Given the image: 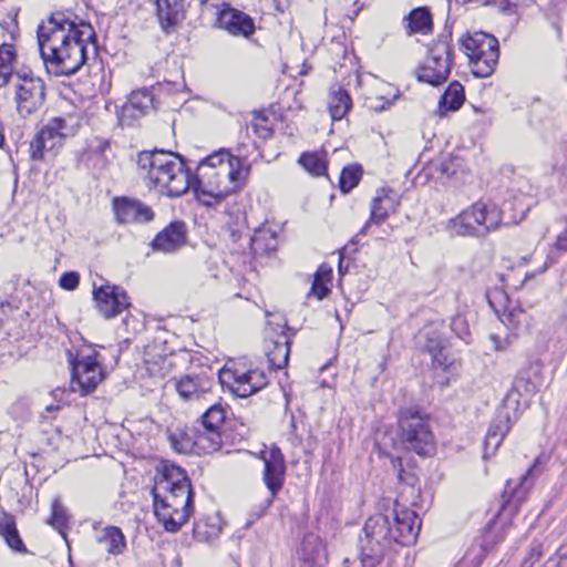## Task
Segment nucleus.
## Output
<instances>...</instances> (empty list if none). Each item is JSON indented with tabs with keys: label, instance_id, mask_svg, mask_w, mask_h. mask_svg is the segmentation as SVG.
Listing matches in <instances>:
<instances>
[{
	"label": "nucleus",
	"instance_id": "obj_42",
	"mask_svg": "<svg viewBox=\"0 0 567 567\" xmlns=\"http://www.w3.org/2000/svg\"><path fill=\"white\" fill-rule=\"evenodd\" d=\"M299 163L311 174L323 175L327 171L324 162L315 153H305L300 156Z\"/></svg>",
	"mask_w": 567,
	"mask_h": 567
},
{
	"label": "nucleus",
	"instance_id": "obj_45",
	"mask_svg": "<svg viewBox=\"0 0 567 567\" xmlns=\"http://www.w3.org/2000/svg\"><path fill=\"white\" fill-rule=\"evenodd\" d=\"M51 507L52 515L49 520V524H51L56 529L63 528L66 524V513L64 507L56 499L52 503Z\"/></svg>",
	"mask_w": 567,
	"mask_h": 567
},
{
	"label": "nucleus",
	"instance_id": "obj_40",
	"mask_svg": "<svg viewBox=\"0 0 567 567\" xmlns=\"http://www.w3.org/2000/svg\"><path fill=\"white\" fill-rule=\"evenodd\" d=\"M362 169L359 165H350L342 169L339 185L343 193H349L360 182Z\"/></svg>",
	"mask_w": 567,
	"mask_h": 567
},
{
	"label": "nucleus",
	"instance_id": "obj_49",
	"mask_svg": "<svg viewBox=\"0 0 567 567\" xmlns=\"http://www.w3.org/2000/svg\"><path fill=\"white\" fill-rule=\"evenodd\" d=\"M446 349H440L435 352H429L432 355V362L436 368H442L445 370L450 365V360L447 354L445 353Z\"/></svg>",
	"mask_w": 567,
	"mask_h": 567
},
{
	"label": "nucleus",
	"instance_id": "obj_36",
	"mask_svg": "<svg viewBox=\"0 0 567 567\" xmlns=\"http://www.w3.org/2000/svg\"><path fill=\"white\" fill-rule=\"evenodd\" d=\"M301 549L306 560L320 565L326 559V546L319 536L307 535L302 540Z\"/></svg>",
	"mask_w": 567,
	"mask_h": 567
},
{
	"label": "nucleus",
	"instance_id": "obj_51",
	"mask_svg": "<svg viewBox=\"0 0 567 567\" xmlns=\"http://www.w3.org/2000/svg\"><path fill=\"white\" fill-rule=\"evenodd\" d=\"M332 268L326 264H322L317 269L313 278L322 280L323 282L329 284L331 281Z\"/></svg>",
	"mask_w": 567,
	"mask_h": 567
},
{
	"label": "nucleus",
	"instance_id": "obj_8",
	"mask_svg": "<svg viewBox=\"0 0 567 567\" xmlns=\"http://www.w3.org/2000/svg\"><path fill=\"white\" fill-rule=\"evenodd\" d=\"M454 51L449 37H440L429 49V55L415 73L420 82L437 86L450 76Z\"/></svg>",
	"mask_w": 567,
	"mask_h": 567
},
{
	"label": "nucleus",
	"instance_id": "obj_31",
	"mask_svg": "<svg viewBox=\"0 0 567 567\" xmlns=\"http://www.w3.org/2000/svg\"><path fill=\"white\" fill-rule=\"evenodd\" d=\"M0 535L4 538L7 545L18 553H25L27 547L22 542L16 526V519L12 515L2 513L0 515Z\"/></svg>",
	"mask_w": 567,
	"mask_h": 567
},
{
	"label": "nucleus",
	"instance_id": "obj_41",
	"mask_svg": "<svg viewBox=\"0 0 567 567\" xmlns=\"http://www.w3.org/2000/svg\"><path fill=\"white\" fill-rule=\"evenodd\" d=\"M84 162L96 177L104 176L112 164L109 155H84Z\"/></svg>",
	"mask_w": 567,
	"mask_h": 567
},
{
	"label": "nucleus",
	"instance_id": "obj_53",
	"mask_svg": "<svg viewBox=\"0 0 567 567\" xmlns=\"http://www.w3.org/2000/svg\"><path fill=\"white\" fill-rule=\"evenodd\" d=\"M452 163L451 162H441L437 166V171L441 172L442 175L447 176L449 178H452L455 174V171L451 168Z\"/></svg>",
	"mask_w": 567,
	"mask_h": 567
},
{
	"label": "nucleus",
	"instance_id": "obj_55",
	"mask_svg": "<svg viewBox=\"0 0 567 567\" xmlns=\"http://www.w3.org/2000/svg\"><path fill=\"white\" fill-rule=\"evenodd\" d=\"M4 143L3 127L0 124V146Z\"/></svg>",
	"mask_w": 567,
	"mask_h": 567
},
{
	"label": "nucleus",
	"instance_id": "obj_11",
	"mask_svg": "<svg viewBox=\"0 0 567 567\" xmlns=\"http://www.w3.org/2000/svg\"><path fill=\"white\" fill-rule=\"evenodd\" d=\"M14 90L17 111L21 116L31 115L42 106L45 99V85L40 78H19Z\"/></svg>",
	"mask_w": 567,
	"mask_h": 567
},
{
	"label": "nucleus",
	"instance_id": "obj_54",
	"mask_svg": "<svg viewBox=\"0 0 567 567\" xmlns=\"http://www.w3.org/2000/svg\"><path fill=\"white\" fill-rule=\"evenodd\" d=\"M231 237H233V240L236 241L237 239H239L240 235H239V229H235V230H231Z\"/></svg>",
	"mask_w": 567,
	"mask_h": 567
},
{
	"label": "nucleus",
	"instance_id": "obj_13",
	"mask_svg": "<svg viewBox=\"0 0 567 567\" xmlns=\"http://www.w3.org/2000/svg\"><path fill=\"white\" fill-rule=\"evenodd\" d=\"M93 299L97 311L105 319H112L131 306L126 291L115 285L94 287Z\"/></svg>",
	"mask_w": 567,
	"mask_h": 567
},
{
	"label": "nucleus",
	"instance_id": "obj_18",
	"mask_svg": "<svg viewBox=\"0 0 567 567\" xmlns=\"http://www.w3.org/2000/svg\"><path fill=\"white\" fill-rule=\"evenodd\" d=\"M243 224L248 228L254 229V234L250 236L249 243L251 250L256 255L269 254L277 249V235L279 231L278 225L266 220L260 225L251 226L245 215L243 216Z\"/></svg>",
	"mask_w": 567,
	"mask_h": 567
},
{
	"label": "nucleus",
	"instance_id": "obj_5",
	"mask_svg": "<svg viewBox=\"0 0 567 567\" xmlns=\"http://www.w3.org/2000/svg\"><path fill=\"white\" fill-rule=\"evenodd\" d=\"M137 166L146 185L162 195L179 197L192 186L190 172L176 153L143 151L137 156Z\"/></svg>",
	"mask_w": 567,
	"mask_h": 567
},
{
	"label": "nucleus",
	"instance_id": "obj_25",
	"mask_svg": "<svg viewBox=\"0 0 567 567\" xmlns=\"http://www.w3.org/2000/svg\"><path fill=\"white\" fill-rule=\"evenodd\" d=\"M511 426V417L507 413H499L496 415L489 425L485 437V455L489 452L494 453L498 449L504 437L509 432Z\"/></svg>",
	"mask_w": 567,
	"mask_h": 567
},
{
	"label": "nucleus",
	"instance_id": "obj_26",
	"mask_svg": "<svg viewBox=\"0 0 567 567\" xmlns=\"http://www.w3.org/2000/svg\"><path fill=\"white\" fill-rule=\"evenodd\" d=\"M352 105L349 93L339 84H332L328 95V111L333 121L342 120Z\"/></svg>",
	"mask_w": 567,
	"mask_h": 567
},
{
	"label": "nucleus",
	"instance_id": "obj_47",
	"mask_svg": "<svg viewBox=\"0 0 567 567\" xmlns=\"http://www.w3.org/2000/svg\"><path fill=\"white\" fill-rule=\"evenodd\" d=\"M80 282V276L75 271L64 272L60 279L59 285L65 290H74Z\"/></svg>",
	"mask_w": 567,
	"mask_h": 567
},
{
	"label": "nucleus",
	"instance_id": "obj_44",
	"mask_svg": "<svg viewBox=\"0 0 567 567\" xmlns=\"http://www.w3.org/2000/svg\"><path fill=\"white\" fill-rule=\"evenodd\" d=\"M424 348L427 352H435L440 349H446V340L435 329H430L424 332Z\"/></svg>",
	"mask_w": 567,
	"mask_h": 567
},
{
	"label": "nucleus",
	"instance_id": "obj_22",
	"mask_svg": "<svg viewBox=\"0 0 567 567\" xmlns=\"http://www.w3.org/2000/svg\"><path fill=\"white\" fill-rule=\"evenodd\" d=\"M264 351L271 369L279 370L288 364L290 354V339L285 333L276 336L267 333L264 341Z\"/></svg>",
	"mask_w": 567,
	"mask_h": 567
},
{
	"label": "nucleus",
	"instance_id": "obj_3",
	"mask_svg": "<svg viewBox=\"0 0 567 567\" xmlns=\"http://www.w3.org/2000/svg\"><path fill=\"white\" fill-rule=\"evenodd\" d=\"M249 167L243 158L226 148L203 158L197 167L192 186L198 199L206 206L219 203L226 196L240 190L247 181Z\"/></svg>",
	"mask_w": 567,
	"mask_h": 567
},
{
	"label": "nucleus",
	"instance_id": "obj_46",
	"mask_svg": "<svg viewBox=\"0 0 567 567\" xmlns=\"http://www.w3.org/2000/svg\"><path fill=\"white\" fill-rule=\"evenodd\" d=\"M111 153V145L107 140L104 138H94L84 155H107Z\"/></svg>",
	"mask_w": 567,
	"mask_h": 567
},
{
	"label": "nucleus",
	"instance_id": "obj_33",
	"mask_svg": "<svg viewBox=\"0 0 567 567\" xmlns=\"http://www.w3.org/2000/svg\"><path fill=\"white\" fill-rule=\"evenodd\" d=\"M464 100L465 94L463 85L456 81L452 82L440 99V112L456 111L463 105Z\"/></svg>",
	"mask_w": 567,
	"mask_h": 567
},
{
	"label": "nucleus",
	"instance_id": "obj_14",
	"mask_svg": "<svg viewBox=\"0 0 567 567\" xmlns=\"http://www.w3.org/2000/svg\"><path fill=\"white\" fill-rule=\"evenodd\" d=\"M260 457L265 464L262 480L271 494L270 503L284 485L286 463L280 449L276 445L262 450Z\"/></svg>",
	"mask_w": 567,
	"mask_h": 567
},
{
	"label": "nucleus",
	"instance_id": "obj_4",
	"mask_svg": "<svg viewBox=\"0 0 567 567\" xmlns=\"http://www.w3.org/2000/svg\"><path fill=\"white\" fill-rule=\"evenodd\" d=\"M154 514L168 533H176L194 511L193 489L186 472L175 464H164L152 488Z\"/></svg>",
	"mask_w": 567,
	"mask_h": 567
},
{
	"label": "nucleus",
	"instance_id": "obj_39",
	"mask_svg": "<svg viewBox=\"0 0 567 567\" xmlns=\"http://www.w3.org/2000/svg\"><path fill=\"white\" fill-rule=\"evenodd\" d=\"M501 321L514 331L520 330L528 323L526 312L520 308L506 309L501 315Z\"/></svg>",
	"mask_w": 567,
	"mask_h": 567
},
{
	"label": "nucleus",
	"instance_id": "obj_21",
	"mask_svg": "<svg viewBox=\"0 0 567 567\" xmlns=\"http://www.w3.org/2000/svg\"><path fill=\"white\" fill-rule=\"evenodd\" d=\"M218 23L233 35L247 38L255 31V23L250 16L227 4L218 13Z\"/></svg>",
	"mask_w": 567,
	"mask_h": 567
},
{
	"label": "nucleus",
	"instance_id": "obj_20",
	"mask_svg": "<svg viewBox=\"0 0 567 567\" xmlns=\"http://www.w3.org/2000/svg\"><path fill=\"white\" fill-rule=\"evenodd\" d=\"M156 18L166 34L172 33L185 19V0H156Z\"/></svg>",
	"mask_w": 567,
	"mask_h": 567
},
{
	"label": "nucleus",
	"instance_id": "obj_50",
	"mask_svg": "<svg viewBox=\"0 0 567 567\" xmlns=\"http://www.w3.org/2000/svg\"><path fill=\"white\" fill-rule=\"evenodd\" d=\"M565 228L561 230L555 243V248L561 252H567V215L564 217Z\"/></svg>",
	"mask_w": 567,
	"mask_h": 567
},
{
	"label": "nucleus",
	"instance_id": "obj_28",
	"mask_svg": "<svg viewBox=\"0 0 567 567\" xmlns=\"http://www.w3.org/2000/svg\"><path fill=\"white\" fill-rule=\"evenodd\" d=\"M195 427L196 454H209L221 446V434L214 429L197 424Z\"/></svg>",
	"mask_w": 567,
	"mask_h": 567
},
{
	"label": "nucleus",
	"instance_id": "obj_34",
	"mask_svg": "<svg viewBox=\"0 0 567 567\" xmlns=\"http://www.w3.org/2000/svg\"><path fill=\"white\" fill-rule=\"evenodd\" d=\"M195 427L176 430L168 435L172 447L178 453L196 454Z\"/></svg>",
	"mask_w": 567,
	"mask_h": 567
},
{
	"label": "nucleus",
	"instance_id": "obj_7",
	"mask_svg": "<svg viewBox=\"0 0 567 567\" xmlns=\"http://www.w3.org/2000/svg\"><path fill=\"white\" fill-rule=\"evenodd\" d=\"M461 45L474 76L483 79L494 73L499 58L498 40L494 35L482 31L466 34Z\"/></svg>",
	"mask_w": 567,
	"mask_h": 567
},
{
	"label": "nucleus",
	"instance_id": "obj_16",
	"mask_svg": "<svg viewBox=\"0 0 567 567\" xmlns=\"http://www.w3.org/2000/svg\"><path fill=\"white\" fill-rule=\"evenodd\" d=\"M63 144L64 140L48 122L30 142V158L32 161H45L47 155H55Z\"/></svg>",
	"mask_w": 567,
	"mask_h": 567
},
{
	"label": "nucleus",
	"instance_id": "obj_24",
	"mask_svg": "<svg viewBox=\"0 0 567 567\" xmlns=\"http://www.w3.org/2000/svg\"><path fill=\"white\" fill-rule=\"evenodd\" d=\"M96 535L95 539L107 554L113 556L122 555L126 549V538L116 526L94 527Z\"/></svg>",
	"mask_w": 567,
	"mask_h": 567
},
{
	"label": "nucleus",
	"instance_id": "obj_29",
	"mask_svg": "<svg viewBox=\"0 0 567 567\" xmlns=\"http://www.w3.org/2000/svg\"><path fill=\"white\" fill-rule=\"evenodd\" d=\"M395 203L388 195H378L373 198L371 204V213L370 219L364 224V226L359 231L360 235H364L370 226V224L381 225L384 223L389 216L391 210H394Z\"/></svg>",
	"mask_w": 567,
	"mask_h": 567
},
{
	"label": "nucleus",
	"instance_id": "obj_17",
	"mask_svg": "<svg viewBox=\"0 0 567 567\" xmlns=\"http://www.w3.org/2000/svg\"><path fill=\"white\" fill-rule=\"evenodd\" d=\"M113 210L118 224L147 223L154 218L151 207L127 197L115 198Z\"/></svg>",
	"mask_w": 567,
	"mask_h": 567
},
{
	"label": "nucleus",
	"instance_id": "obj_9",
	"mask_svg": "<svg viewBox=\"0 0 567 567\" xmlns=\"http://www.w3.org/2000/svg\"><path fill=\"white\" fill-rule=\"evenodd\" d=\"M399 426L402 442L408 450L419 455H430L434 449L433 435L427 423L415 408H404L399 412Z\"/></svg>",
	"mask_w": 567,
	"mask_h": 567
},
{
	"label": "nucleus",
	"instance_id": "obj_1",
	"mask_svg": "<svg viewBox=\"0 0 567 567\" xmlns=\"http://www.w3.org/2000/svg\"><path fill=\"white\" fill-rule=\"evenodd\" d=\"M37 33L45 69L55 76L76 73L87 60L89 47L96 53L93 27L72 13L53 12Z\"/></svg>",
	"mask_w": 567,
	"mask_h": 567
},
{
	"label": "nucleus",
	"instance_id": "obj_2",
	"mask_svg": "<svg viewBox=\"0 0 567 567\" xmlns=\"http://www.w3.org/2000/svg\"><path fill=\"white\" fill-rule=\"evenodd\" d=\"M421 529L417 514L395 501L389 515L369 517L359 538L360 560L363 567H375L393 543L410 546Z\"/></svg>",
	"mask_w": 567,
	"mask_h": 567
},
{
	"label": "nucleus",
	"instance_id": "obj_12",
	"mask_svg": "<svg viewBox=\"0 0 567 567\" xmlns=\"http://www.w3.org/2000/svg\"><path fill=\"white\" fill-rule=\"evenodd\" d=\"M220 379L221 382H227L230 390L240 398H248L268 384L267 374L259 369L229 368L221 373Z\"/></svg>",
	"mask_w": 567,
	"mask_h": 567
},
{
	"label": "nucleus",
	"instance_id": "obj_37",
	"mask_svg": "<svg viewBox=\"0 0 567 567\" xmlns=\"http://www.w3.org/2000/svg\"><path fill=\"white\" fill-rule=\"evenodd\" d=\"M14 48L11 44L0 45V86L8 84L13 71Z\"/></svg>",
	"mask_w": 567,
	"mask_h": 567
},
{
	"label": "nucleus",
	"instance_id": "obj_35",
	"mask_svg": "<svg viewBox=\"0 0 567 567\" xmlns=\"http://www.w3.org/2000/svg\"><path fill=\"white\" fill-rule=\"evenodd\" d=\"M528 473L529 472L520 476L518 482H514L512 480H508L506 482L505 489L503 493V508L507 506H513L515 509H517L518 505L525 499L527 489L523 485L524 482L527 480Z\"/></svg>",
	"mask_w": 567,
	"mask_h": 567
},
{
	"label": "nucleus",
	"instance_id": "obj_30",
	"mask_svg": "<svg viewBox=\"0 0 567 567\" xmlns=\"http://www.w3.org/2000/svg\"><path fill=\"white\" fill-rule=\"evenodd\" d=\"M82 121L83 117L79 112H72L61 116H55L51 118L49 123L65 142L68 138L78 134L82 125Z\"/></svg>",
	"mask_w": 567,
	"mask_h": 567
},
{
	"label": "nucleus",
	"instance_id": "obj_32",
	"mask_svg": "<svg viewBox=\"0 0 567 567\" xmlns=\"http://www.w3.org/2000/svg\"><path fill=\"white\" fill-rule=\"evenodd\" d=\"M405 29L409 35L413 33L429 34L432 32V17L430 11L425 8H416L412 10L405 18Z\"/></svg>",
	"mask_w": 567,
	"mask_h": 567
},
{
	"label": "nucleus",
	"instance_id": "obj_52",
	"mask_svg": "<svg viewBox=\"0 0 567 567\" xmlns=\"http://www.w3.org/2000/svg\"><path fill=\"white\" fill-rule=\"evenodd\" d=\"M489 340L493 342L494 349L496 351H501V350L507 349V347L509 346V342H511L507 337L502 339L497 334H491L489 336Z\"/></svg>",
	"mask_w": 567,
	"mask_h": 567
},
{
	"label": "nucleus",
	"instance_id": "obj_23",
	"mask_svg": "<svg viewBox=\"0 0 567 567\" xmlns=\"http://www.w3.org/2000/svg\"><path fill=\"white\" fill-rule=\"evenodd\" d=\"M186 226L183 221H173L166 226L152 243L154 250L171 254L186 244Z\"/></svg>",
	"mask_w": 567,
	"mask_h": 567
},
{
	"label": "nucleus",
	"instance_id": "obj_38",
	"mask_svg": "<svg viewBox=\"0 0 567 567\" xmlns=\"http://www.w3.org/2000/svg\"><path fill=\"white\" fill-rule=\"evenodd\" d=\"M225 417L224 408L220 404H214L203 414L198 424L220 432Z\"/></svg>",
	"mask_w": 567,
	"mask_h": 567
},
{
	"label": "nucleus",
	"instance_id": "obj_19",
	"mask_svg": "<svg viewBox=\"0 0 567 567\" xmlns=\"http://www.w3.org/2000/svg\"><path fill=\"white\" fill-rule=\"evenodd\" d=\"M153 95L146 89L133 92L118 112L120 123L132 125L153 109Z\"/></svg>",
	"mask_w": 567,
	"mask_h": 567
},
{
	"label": "nucleus",
	"instance_id": "obj_6",
	"mask_svg": "<svg viewBox=\"0 0 567 567\" xmlns=\"http://www.w3.org/2000/svg\"><path fill=\"white\" fill-rule=\"evenodd\" d=\"M502 219L497 205L478 200L449 219L445 229L452 236L484 237L497 229Z\"/></svg>",
	"mask_w": 567,
	"mask_h": 567
},
{
	"label": "nucleus",
	"instance_id": "obj_10",
	"mask_svg": "<svg viewBox=\"0 0 567 567\" xmlns=\"http://www.w3.org/2000/svg\"><path fill=\"white\" fill-rule=\"evenodd\" d=\"M69 357L72 368L71 390L80 392L82 395L93 392L103 380L102 368L96 361V354L73 359L72 353L69 352Z\"/></svg>",
	"mask_w": 567,
	"mask_h": 567
},
{
	"label": "nucleus",
	"instance_id": "obj_48",
	"mask_svg": "<svg viewBox=\"0 0 567 567\" xmlns=\"http://www.w3.org/2000/svg\"><path fill=\"white\" fill-rule=\"evenodd\" d=\"M330 292V289L328 287L327 282H323L322 280L313 278L312 286L310 289L309 295L315 296L317 299L321 300L323 299L328 293Z\"/></svg>",
	"mask_w": 567,
	"mask_h": 567
},
{
	"label": "nucleus",
	"instance_id": "obj_15",
	"mask_svg": "<svg viewBox=\"0 0 567 567\" xmlns=\"http://www.w3.org/2000/svg\"><path fill=\"white\" fill-rule=\"evenodd\" d=\"M214 385V378L206 372L188 373L174 380V386L178 395L185 401L200 399L210 392Z\"/></svg>",
	"mask_w": 567,
	"mask_h": 567
},
{
	"label": "nucleus",
	"instance_id": "obj_27",
	"mask_svg": "<svg viewBox=\"0 0 567 567\" xmlns=\"http://www.w3.org/2000/svg\"><path fill=\"white\" fill-rule=\"evenodd\" d=\"M221 533V518L218 514L205 515L199 517L193 528L195 539L198 542H212Z\"/></svg>",
	"mask_w": 567,
	"mask_h": 567
},
{
	"label": "nucleus",
	"instance_id": "obj_56",
	"mask_svg": "<svg viewBox=\"0 0 567 567\" xmlns=\"http://www.w3.org/2000/svg\"><path fill=\"white\" fill-rule=\"evenodd\" d=\"M536 386H537V385H536V383H534V382H533V383L530 384V388L528 389V391H530V392L535 391V390H536Z\"/></svg>",
	"mask_w": 567,
	"mask_h": 567
},
{
	"label": "nucleus",
	"instance_id": "obj_43",
	"mask_svg": "<svg viewBox=\"0 0 567 567\" xmlns=\"http://www.w3.org/2000/svg\"><path fill=\"white\" fill-rule=\"evenodd\" d=\"M452 331L463 341L470 343L471 329L467 319L463 315H456L451 322Z\"/></svg>",
	"mask_w": 567,
	"mask_h": 567
}]
</instances>
